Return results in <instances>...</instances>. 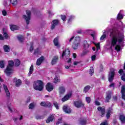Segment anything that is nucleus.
Instances as JSON below:
<instances>
[{
	"label": "nucleus",
	"instance_id": "f257e3e1",
	"mask_svg": "<svg viewBox=\"0 0 125 125\" xmlns=\"http://www.w3.org/2000/svg\"><path fill=\"white\" fill-rule=\"evenodd\" d=\"M110 41H107L106 46L109 47L111 50L115 48L117 51H120L121 49V43L125 39V36L123 32H120L117 29L113 28L110 30Z\"/></svg>",
	"mask_w": 125,
	"mask_h": 125
},
{
	"label": "nucleus",
	"instance_id": "f03ea898",
	"mask_svg": "<svg viewBox=\"0 0 125 125\" xmlns=\"http://www.w3.org/2000/svg\"><path fill=\"white\" fill-rule=\"evenodd\" d=\"M33 88L35 90H39L42 91L43 89V82L42 80H38L34 82Z\"/></svg>",
	"mask_w": 125,
	"mask_h": 125
},
{
	"label": "nucleus",
	"instance_id": "7ed1b4c3",
	"mask_svg": "<svg viewBox=\"0 0 125 125\" xmlns=\"http://www.w3.org/2000/svg\"><path fill=\"white\" fill-rule=\"evenodd\" d=\"M8 66H7L6 69L5 70L4 72L7 76H9L12 72H13V69L12 67L14 65V62L13 61H9L8 62Z\"/></svg>",
	"mask_w": 125,
	"mask_h": 125
},
{
	"label": "nucleus",
	"instance_id": "20e7f679",
	"mask_svg": "<svg viewBox=\"0 0 125 125\" xmlns=\"http://www.w3.org/2000/svg\"><path fill=\"white\" fill-rule=\"evenodd\" d=\"M26 14H27V16H26V15L23 16V18H24V19H25V20L26 22V24H27V25H28V24H29V23H30V20H31V11H27Z\"/></svg>",
	"mask_w": 125,
	"mask_h": 125
},
{
	"label": "nucleus",
	"instance_id": "39448f33",
	"mask_svg": "<svg viewBox=\"0 0 125 125\" xmlns=\"http://www.w3.org/2000/svg\"><path fill=\"white\" fill-rule=\"evenodd\" d=\"M74 106L77 108H81V107H83L84 104L81 100H80L74 102Z\"/></svg>",
	"mask_w": 125,
	"mask_h": 125
},
{
	"label": "nucleus",
	"instance_id": "423d86ee",
	"mask_svg": "<svg viewBox=\"0 0 125 125\" xmlns=\"http://www.w3.org/2000/svg\"><path fill=\"white\" fill-rule=\"evenodd\" d=\"M115 73H116V70L112 69L111 70L110 73L109 74V82H112V81H113L114 79V76H115Z\"/></svg>",
	"mask_w": 125,
	"mask_h": 125
},
{
	"label": "nucleus",
	"instance_id": "0eeeda50",
	"mask_svg": "<svg viewBox=\"0 0 125 125\" xmlns=\"http://www.w3.org/2000/svg\"><path fill=\"white\" fill-rule=\"evenodd\" d=\"M65 56L66 58L70 56V50L69 49H66L64 51L62 54V58H63Z\"/></svg>",
	"mask_w": 125,
	"mask_h": 125
},
{
	"label": "nucleus",
	"instance_id": "6e6552de",
	"mask_svg": "<svg viewBox=\"0 0 125 125\" xmlns=\"http://www.w3.org/2000/svg\"><path fill=\"white\" fill-rule=\"evenodd\" d=\"M46 88L47 91L50 92L53 90V89L54 88V87H53V85H52L51 83H47L46 85Z\"/></svg>",
	"mask_w": 125,
	"mask_h": 125
},
{
	"label": "nucleus",
	"instance_id": "1a4fd4ad",
	"mask_svg": "<svg viewBox=\"0 0 125 125\" xmlns=\"http://www.w3.org/2000/svg\"><path fill=\"white\" fill-rule=\"evenodd\" d=\"M13 83H15V85L17 87L20 86L22 83V81L20 79H17V78H14L13 80Z\"/></svg>",
	"mask_w": 125,
	"mask_h": 125
},
{
	"label": "nucleus",
	"instance_id": "9d476101",
	"mask_svg": "<svg viewBox=\"0 0 125 125\" xmlns=\"http://www.w3.org/2000/svg\"><path fill=\"white\" fill-rule=\"evenodd\" d=\"M59 37H56L54 39V44L55 46H56L57 48H59L60 46H61L60 44L59 43Z\"/></svg>",
	"mask_w": 125,
	"mask_h": 125
},
{
	"label": "nucleus",
	"instance_id": "9b49d317",
	"mask_svg": "<svg viewBox=\"0 0 125 125\" xmlns=\"http://www.w3.org/2000/svg\"><path fill=\"white\" fill-rule=\"evenodd\" d=\"M3 89L5 90V93L6 94V96L8 98H10V93L9 92V91L8 90V88H7V86L6 85L3 84Z\"/></svg>",
	"mask_w": 125,
	"mask_h": 125
},
{
	"label": "nucleus",
	"instance_id": "f8f14e48",
	"mask_svg": "<svg viewBox=\"0 0 125 125\" xmlns=\"http://www.w3.org/2000/svg\"><path fill=\"white\" fill-rule=\"evenodd\" d=\"M72 97V93H69L65 95L63 98L62 99V101L63 102H65V101H67L68 99H70Z\"/></svg>",
	"mask_w": 125,
	"mask_h": 125
},
{
	"label": "nucleus",
	"instance_id": "ddd939ff",
	"mask_svg": "<svg viewBox=\"0 0 125 125\" xmlns=\"http://www.w3.org/2000/svg\"><path fill=\"white\" fill-rule=\"evenodd\" d=\"M97 109L99 112H101V117H104L105 116V108L99 106Z\"/></svg>",
	"mask_w": 125,
	"mask_h": 125
},
{
	"label": "nucleus",
	"instance_id": "4468645a",
	"mask_svg": "<svg viewBox=\"0 0 125 125\" xmlns=\"http://www.w3.org/2000/svg\"><path fill=\"white\" fill-rule=\"evenodd\" d=\"M63 112H65L66 114H70L71 113V109H70V107L68 106L67 105H64L63 107Z\"/></svg>",
	"mask_w": 125,
	"mask_h": 125
},
{
	"label": "nucleus",
	"instance_id": "2eb2a0df",
	"mask_svg": "<svg viewBox=\"0 0 125 125\" xmlns=\"http://www.w3.org/2000/svg\"><path fill=\"white\" fill-rule=\"evenodd\" d=\"M112 94V91H108L106 92V100L105 101V103L109 102V100L111 99V95Z\"/></svg>",
	"mask_w": 125,
	"mask_h": 125
},
{
	"label": "nucleus",
	"instance_id": "dca6fc26",
	"mask_svg": "<svg viewBox=\"0 0 125 125\" xmlns=\"http://www.w3.org/2000/svg\"><path fill=\"white\" fill-rule=\"evenodd\" d=\"M58 23H59V21L57 20H55L52 21V25L51 26V30H53L54 28H55V26L58 24Z\"/></svg>",
	"mask_w": 125,
	"mask_h": 125
},
{
	"label": "nucleus",
	"instance_id": "f3484780",
	"mask_svg": "<svg viewBox=\"0 0 125 125\" xmlns=\"http://www.w3.org/2000/svg\"><path fill=\"white\" fill-rule=\"evenodd\" d=\"M43 60H44V57L43 56H42L39 59H38L37 61L36 65L37 66H40L42 63L43 62Z\"/></svg>",
	"mask_w": 125,
	"mask_h": 125
},
{
	"label": "nucleus",
	"instance_id": "a211bd4d",
	"mask_svg": "<svg viewBox=\"0 0 125 125\" xmlns=\"http://www.w3.org/2000/svg\"><path fill=\"white\" fill-rule=\"evenodd\" d=\"M41 106H43L44 107H51V104L49 102H42L41 103Z\"/></svg>",
	"mask_w": 125,
	"mask_h": 125
},
{
	"label": "nucleus",
	"instance_id": "6ab92c4d",
	"mask_svg": "<svg viewBox=\"0 0 125 125\" xmlns=\"http://www.w3.org/2000/svg\"><path fill=\"white\" fill-rule=\"evenodd\" d=\"M123 12H124V11L120 10V12L117 15V18L118 20H121V19H124V17L125 16V15L122 14V13H123Z\"/></svg>",
	"mask_w": 125,
	"mask_h": 125
},
{
	"label": "nucleus",
	"instance_id": "aec40b11",
	"mask_svg": "<svg viewBox=\"0 0 125 125\" xmlns=\"http://www.w3.org/2000/svg\"><path fill=\"white\" fill-rule=\"evenodd\" d=\"M113 113V109L112 108H109L107 109V113H106V118L107 119H109L110 116H111V114Z\"/></svg>",
	"mask_w": 125,
	"mask_h": 125
},
{
	"label": "nucleus",
	"instance_id": "412c9836",
	"mask_svg": "<svg viewBox=\"0 0 125 125\" xmlns=\"http://www.w3.org/2000/svg\"><path fill=\"white\" fill-rule=\"evenodd\" d=\"M66 91V88L64 86H61L59 87V93L60 94H63L65 93V91Z\"/></svg>",
	"mask_w": 125,
	"mask_h": 125
},
{
	"label": "nucleus",
	"instance_id": "4be33fe9",
	"mask_svg": "<svg viewBox=\"0 0 125 125\" xmlns=\"http://www.w3.org/2000/svg\"><path fill=\"white\" fill-rule=\"evenodd\" d=\"M58 61V57L57 56L54 57L51 61L52 65H55V64L57 63Z\"/></svg>",
	"mask_w": 125,
	"mask_h": 125
},
{
	"label": "nucleus",
	"instance_id": "5701e85b",
	"mask_svg": "<svg viewBox=\"0 0 125 125\" xmlns=\"http://www.w3.org/2000/svg\"><path fill=\"white\" fill-rule=\"evenodd\" d=\"M80 43H76V42H74L72 44V47L73 49H78V47H79V46L80 45Z\"/></svg>",
	"mask_w": 125,
	"mask_h": 125
},
{
	"label": "nucleus",
	"instance_id": "b1692460",
	"mask_svg": "<svg viewBox=\"0 0 125 125\" xmlns=\"http://www.w3.org/2000/svg\"><path fill=\"white\" fill-rule=\"evenodd\" d=\"M10 29L11 31H15V30H18L19 29V27L17 25H13V24H10Z\"/></svg>",
	"mask_w": 125,
	"mask_h": 125
},
{
	"label": "nucleus",
	"instance_id": "393cba45",
	"mask_svg": "<svg viewBox=\"0 0 125 125\" xmlns=\"http://www.w3.org/2000/svg\"><path fill=\"white\" fill-rule=\"evenodd\" d=\"M54 119V116L53 115H50L47 119L46 121L47 124H49L50 122H52Z\"/></svg>",
	"mask_w": 125,
	"mask_h": 125
},
{
	"label": "nucleus",
	"instance_id": "a878e982",
	"mask_svg": "<svg viewBox=\"0 0 125 125\" xmlns=\"http://www.w3.org/2000/svg\"><path fill=\"white\" fill-rule=\"evenodd\" d=\"M3 49L5 52H9V51H10V48L9 47V46L7 45H4L3 46Z\"/></svg>",
	"mask_w": 125,
	"mask_h": 125
},
{
	"label": "nucleus",
	"instance_id": "bb28decb",
	"mask_svg": "<svg viewBox=\"0 0 125 125\" xmlns=\"http://www.w3.org/2000/svg\"><path fill=\"white\" fill-rule=\"evenodd\" d=\"M14 63L16 67H18L21 64V62H20V60L18 59H16L14 60Z\"/></svg>",
	"mask_w": 125,
	"mask_h": 125
},
{
	"label": "nucleus",
	"instance_id": "cd10ccee",
	"mask_svg": "<svg viewBox=\"0 0 125 125\" xmlns=\"http://www.w3.org/2000/svg\"><path fill=\"white\" fill-rule=\"evenodd\" d=\"M74 42L81 43V37H75Z\"/></svg>",
	"mask_w": 125,
	"mask_h": 125
},
{
	"label": "nucleus",
	"instance_id": "c85d7f7f",
	"mask_svg": "<svg viewBox=\"0 0 125 125\" xmlns=\"http://www.w3.org/2000/svg\"><path fill=\"white\" fill-rule=\"evenodd\" d=\"M33 72H34V66H33V65H32L30 67L28 75L31 76V75H32V74L33 73Z\"/></svg>",
	"mask_w": 125,
	"mask_h": 125
},
{
	"label": "nucleus",
	"instance_id": "c756f323",
	"mask_svg": "<svg viewBox=\"0 0 125 125\" xmlns=\"http://www.w3.org/2000/svg\"><path fill=\"white\" fill-rule=\"evenodd\" d=\"M36 106V103H32L30 104L29 105V108L32 110V109H34Z\"/></svg>",
	"mask_w": 125,
	"mask_h": 125
},
{
	"label": "nucleus",
	"instance_id": "7c9ffc66",
	"mask_svg": "<svg viewBox=\"0 0 125 125\" xmlns=\"http://www.w3.org/2000/svg\"><path fill=\"white\" fill-rule=\"evenodd\" d=\"M54 83H60V79L58 77L56 76L54 78Z\"/></svg>",
	"mask_w": 125,
	"mask_h": 125
},
{
	"label": "nucleus",
	"instance_id": "2f4dec72",
	"mask_svg": "<svg viewBox=\"0 0 125 125\" xmlns=\"http://www.w3.org/2000/svg\"><path fill=\"white\" fill-rule=\"evenodd\" d=\"M80 124L82 125H86V121L84 119H82L80 120Z\"/></svg>",
	"mask_w": 125,
	"mask_h": 125
},
{
	"label": "nucleus",
	"instance_id": "473e14b6",
	"mask_svg": "<svg viewBox=\"0 0 125 125\" xmlns=\"http://www.w3.org/2000/svg\"><path fill=\"white\" fill-rule=\"evenodd\" d=\"M88 46H89V45H88V43H87V41H84L83 42L84 48H88Z\"/></svg>",
	"mask_w": 125,
	"mask_h": 125
},
{
	"label": "nucleus",
	"instance_id": "72a5a7b5",
	"mask_svg": "<svg viewBox=\"0 0 125 125\" xmlns=\"http://www.w3.org/2000/svg\"><path fill=\"white\" fill-rule=\"evenodd\" d=\"M120 120L122 122V123H125V115H120Z\"/></svg>",
	"mask_w": 125,
	"mask_h": 125
},
{
	"label": "nucleus",
	"instance_id": "f704fd0d",
	"mask_svg": "<svg viewBox=\"0 0 125 125\" xmlns=\"http://www.w3.org/2000/svg\"><path fill=\"white\" fill-rule=\"evenodd\" d=\"M17 38L20 42H23V40H24V37L21 35H18Z\"/></svg>",
	"mask_w": 125,
	"mask_h": 125
},
{
	"label": "nucleus",
	"instance_id": "c9c22d12",
	"mask_svg": "<svg viewBox=\"0 0 125 125\" xmlns=\"http://www.w3.org/2000/svg\"><path fill=\"white\" fill-rule=\"evenodd\" d=\"M10 2L12 5H16L17 4V0H10Z\"/></svg>",
	"mask_w": 125,
	"mask_h": 125
},
{
	"label": "nucleus",
	"instance_id": "e433bc0d",
	"mask_svg": "<svg viewBox=\"0 0 125 125\" xmlns=\"http://www.w3.org/2000/svg\"><path fill=\"white\" fill-rule=\"evenodd\" d=\"M106 38V34L105 32L103 33V35L100 38V41H104V39Z\"/></svg>",
	"mask_w": 125,
	"mask_h": 125
},
{
	"label": "nucleus",
	"instance_id": "4c0bfd02",
	"mask_svg": "<svg viewBox=\"0 0 125 125\" xmlns=\"http://www.w3.org/2000/svg\"><path fill=\"white\" fill-rule=\"evenodd\" d=\"M90 89V86H86L84 88V92H87Z\"/></svg>",
	"mask_w": 125,
	"mask_h": 125
},
{
	"label": "nucleus",
	"instance_id": "58836bf2",
	"mask_svg": "<svg viewBox=\"0 0 125 125\" xmlns=\"http://www.w3.org/2000/svg\"><path fill=\"white\" fill-rule=\"evenodd\" d=\"M73 19H75V16H70L69 17L68 23H70Z\"/></svg>",
	"mask_w": 125,
	"mask_h": 125
},
{
	"label": "nucleus",
	"instance_id": "ea45409f",
	"mask_svg": "<svg viewBox=\"0 0 125 125\" xmlns=\"http://www.w3.org/2000/svg\"><path fill=\"white\" fill-rule=\"evenodd\" d=\"M41 52L39 49H37L36 50H35V51L34 52V54L35 55H38V54H41Z\"/></svg>",
	"mask_w": 125,
	"mask_h": 125
},
{
	"label": "nucleus",
	"instance_id": "a19ab883",
	"mask_svg": "<svg viewBox=\"0 0 125 125\" xmlns=\"http://www.w3.org/2000/svg\"><path fill=\"white\" fill-rule=\"evenodd\" d=\"M94 43L97 48V50H99V49H100V43Z\"/></svg>",
	"mask_w": 125,
	"mask_h": 125
},
{
	"label": "nucleus",
	"instance_id": "79ce46f5",
	"mask_svg": "<svg viewBox=\"0 0 125 125\" xmlns=\"http://www.w3.org/2000/svg\"><path fill=\"white\" fill-rule=\"evenodd\" d=\"M48 13L49 14V16H52V15H54V12L51 10L48 11Z\"/></svg>",
	"mask_w": 125,
	"mask_h": 125
},
{
	"label": "nucleus",
	"instance_id": "37998d69",
	"mask_svg": "<svg viewBox=\"0 0 125 125\" xmlns=\"http://www.w3.org/2000/svg\"><path fill=\"white\" fill-rule=\"evenodd\" d=\"M94 72V71L93 70V67H91L90 68V71L89 72V73L91 75V76H92V75H93Z\"/></svg>",
	"mask_w": 125,
	"mask_h": 125
},
{
	"label": "nucleus",
	"instance_id": "c03bdc74",
	"mask_svg": "<svg viewBox=\"0 0 125 125\" xmlns=\"http://www.w3.org/2000/svg\"><path fill=\"white\" fill-rule=\"evenodd\" d=\"M4 61H1L0 62V68H4Z\"/></svg>",
	"mask_w": 125,
	"mask_h": 125
},
{
	"label": "nucleus",
	"instance_id": "a18cd8bd",
	"mask_svg": "<svg viewBox=\"0 0 125 125\" xmlns=\"http://www.w3.org/2000/svg\"><path fill=\"white\" fill-rule=\"evenodd\" d=\"M53 105L55 106V108H56L57 110H58L59 109V106H58V103L57 102H54L53 103Z\"/></svg>",
	"mask_w": 125,
	"mask_h": 125
},
{
	"label": "nucleus",
	"instance_id": "49530a36",
	"mask_svg": "<svg viewBox=\"0 0 125 125\" xmlns=\"http://www.w3.org/2000/svg\"><path fill=\"white\" fill-rule=\"evenodd\" d=\"M2 14L3 15V16H6V15H7V12H6V10H3L2 11Z\"/></svg>",
	"mask_w": 125,
	"mask_h": 125
},
{
	"label": "nucleus",
	"instance_id": "de8ad7c7",
	"mask_svg": "<svg viewBox=\"0 0 125 125\" xmlns=\"http://www.w3.org/2000/svg\"><path fill=\"white\" fill-rule=\"evenodd\" d=\"M71 66H72V64H71V63H69V64L67 63L65 65L64 67H65V69H69L70 68V67H71Z\"/></svg>",
	"mask_w": 125,
	"mask_h": 125
},
{
	"label": "nucleus",
	"instance_id": "09e8293b",
	"mask_svg": "<svg viewBox=\"0 0 125 125\" xmlns=\"http://www.w3.org/2000/svg\"><path fill=\"white\" fill-rule=\"evenodd\" d=\"M61 18H62V21H63V22H65L66 21V16H65L64 15H62Z\"/></svg>",
	"mask_w": 125,
	"mask_h": 125
},
{
	"label": "nucleus",
	"instance_id": "8fccbe9b",
	"mask_svg": "<svg viewBox=\"0 0 125 125\" xmlns=\"http://www.w3.org/2000/svg\"><path fill=\"white\" fill-rule=\"evenodd\" d=\"M62 123V118L58 119V122L56 123V125H59Z\"/></svg>",
	"mask_w": 125,
	"mask_h": 125
},
{
	"label": "nucleus",
	"instance_id": "3c124183",
	"mask_svg": "<svg viewBox=\"0 0 125 125\" xmlns=\"http://www.w3.org/2000/svg\"><path fill=\"white\" fill-rule=\"evenodd\" d=\"M91 59L92 61H95V59H96V56L95 55L92 56Z\"/></svg>",
	"mask_w": 125,
	"mask_h": 125
},
{
	"label": "nucleus",
	"instance_id": "603ef678",
	"mask_svg": "<svg viewBox=\"0 0 125 125\" xmlns=\"http://www.w3.org/2000/svg\"><path fill=\"white\" fill-rule=\"evenodd\" d=\"M30 48L29 49L30 51H33V49H34V47H33V43H30Z\"/></svg>",
	"mask_w": 125,
	"mask_h": 125
},
{
	"label": "nucleus",
	"instance_id": "864d4df0",
	"mask_svg": "<svg viewBox=\"0 0 125 125\" xmlns=\"http://www.w3.org/2000/svg\"><path fill=\"white\" fill-rule=\"evenodd\" d=\"M86 101L88 104L90 103V98H89V97H87L86 98Z\"/></svg>",
	"mask_w": 125,
	"mask_h": 125
},
{
	"label": "nucleus",
	"instance_id": "5fc2aeb1",
	"mask_svg": "<svg viewBox=\"0 0 125 125\" xmlns=\"http://www.w3.org/2000/svg\"><path fill=\"white\" fill-rule=\"evenodd\" d=\"M3 36L5 38V39H8V35H7V33L4 32L3 33Z\"/></svg>",
	"mask_w": 125,
	"mask_h": 125
},
{
	"label": "nucleus",
	"instance_id": "6e6d98bb",
	"mask_svg": "<svg viewBox=\"0 0 125 125\" xmlns=\"http://www.w3.org/2000/svg\"><path fill=\"white\" fill-rule=\"evenodd\" d=\"M74 38H75V36H72L70 39L68 40V42H73V40H74Z\"/></svg>",
	"mask_w": 125,
	"mask_h": 125
},
{
	"label": "nucleus",
	"instance_id": "4d7b16f0",
	"mask_svg": "<svg viewBox=\"0 0 125 125\" xmlns=\"http://www.w3.org/2000/svg\"><path fill=\"white\" fill-rule=\"evenodd\" d=\"M100 125H108V122H107V121H105L104 122L101 124Z\"/></svg>",
	"mask_w": 125,
	"mask_h": 125
},
{
	"label": "nucleus",
	"instance_id": "13d9d810",
	"mask_svg": "<svg viewBox=\"0 0 125 125\" xmlns=\"http://www.w3.org/2000/svg\"><path fill=\"white\" fill-rule=\"evenodd\" d=\"M119 74L121 75H124V70L123 69H120L119 71Z\"/></svg>",
	"mask_w": 125,
	"mask_h": 125
},
{
	"label": "nucleus",
	"instance_id": "bf43d9fd",
	"mask_svg": "<svg viewBox=\"0 0 125 125\" xmlns=\"http://www.w3.org/2000/svg\"><path fill=\"white\" fill-rule=\"evenodd\" d=\"M36 119H37V120H40V119H42V116H41L40 115H37L36 117Z\"/></svg>",
	"mask_w": 125,
	"mask_h": 125
},
{
	"label": "nucleus",
	"instance_id": "052dcab7",
	"mask_svg": "<svg viewBox=\"0 0 125 125\" xmlns=\"http://www.w3.org/2000/svg\"><path fill=\"white\" fill-rule=\"evenodd\" d=\"M82 32H83V30L79 29L78 30H77V34H82Z\"/></svg>",
	"mask_w": 125,
	"mask_h": 125
},
{
	"label": "nucleus",
	"instance_id": "680f3d73",
	"mask_svg": "<svg viewBox=\"0 0 125 125\" xmlns=\"http://www.w3.org/2000/svg\"><path fill=\"white\" fill-rule=\"evenodd\" d=\"M95 104L98 106H99V105H100V103L97 101H96L95 102Z\"/></svg>",
	"mask_w": 125,
	"mask_h": 125
},
{
	"label": "nucleus",
	"instance_id": "e2e57ef3",
	"mask_svg": "<svg viewBox=\"0 0 125 125\" xmlns=\"http://www.w3.org/2000/svg\"><path fill=\"white\" fill-rule=\"evenodd\" d=\"M0 40L1 41H3V40H4V37H3V36L1 34H0Z\"/></svg>",
	"mask_w": 125,
	"mask_h": 125
},
{
	"label": "nucleus",
	"instance_id": "0e129e2a",
	"mask_svg": "<svg viewBox=\"0 0 125 125\" xmlns=\"http://www.w3.org/2000/svg\"><path fill=\"white\" fill-rule=\"evenodd\" d=\"M3 5H4V6H6V5H7V1L4 0V1H3Z\"/></svg>",
	"mask_w": 125,
	"mask_h": 125
},
{
	"label": "nucleus",
	"instance_id": "69168bd1",
	"mask_svg": "<svg viewBox=\"0 0 125 125\" xmlns=\"http://www.w3.org/2000/svg\"><path fill=\"white\" fill-rule=\"evenodd\" d=\"M72 62V59H69L68 61H67V64H71Z\"/></svg>",
	"mask_w": 125,
	"mask_h": 125
},
{
	"label": "nucleus",
	"instance_id": "338daca9",
	"mask_svg": "<svg viewBox=\"0 0 125 125\" xmlns=\"http://www.w3.org/2000/svg\"><path fill=\"white\" fill-rule=\"evenodd\" d=\"M121 27H122V28H125V24L123 23V22H121Z\"/></svg>",
	"mask_w": 125,
	"mask_h": 125
},
{
	"label": "nucleus",
	"instance_id": "774afa93",
	"mask_svg": "<svg viewBox=\"0 0 125 125\" xmlns=\"http://www.w3.org/2000/svg\"><path fill=\"white\" fill-rule=\"evenodd\" d=\"M115 86V83H112L109 85V87H114Z\"/></svg>",
	"mask_w": 125,
	"mask_h": 125
}]
</instances>
